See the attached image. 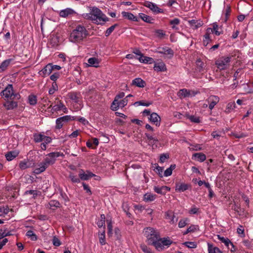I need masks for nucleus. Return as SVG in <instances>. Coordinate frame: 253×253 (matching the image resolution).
Wrapping results in <instances>:
<instances>
[{
    "mask_svg": "<svg viewBox=\"0 0 253 253\" xmlns=\"http://www.w3.org/2000/svg\"><path fill=\"white\" fill-rule=\"evenodd\" d=\"M151 104H152V102L145 103L142 101H139L134 103V105H141L144 106H149Z\"/></svg>",
    "mask_w": 253,
    "mask_h": 253,
    "instance_id": "nucleus-62",
    "label": "nucleus"
},
{
    "mask_svg": "<svg viewBox=\"0 0 253 253\" xmlns=\"http://www.w3.org/2000/svg\"><path fill=\"white\" fill-rule=\"evenodd\" d=\"M183 245L189 248H196L197 247L195 243L193 242H186L183 243Z\"/></svg>",
    "mask_w": 253,
    "mask_h": 253,
    "instance_id": "nucleus-55",
    "label": "nucleus"
},
{
    "mask_svg": "<svg viewBox=\"0 0 253 253\" xmlns=\"http://www.w3.org/2000/svg\"><path fill=\"white\" fill-rule=\"evenodd\" d=\"M179 23L180 20L178 18H174L169 21V24L172 26L171 28L173 29H178L177 27H176V25H178Z\"/></svg>",
    "mask_w": 253,
    "mask_h": 253,
    "instance_id": "nucleus-42",
    "label": "nucleus"
},
{
    "mask_svg": "<svg viewBox=\"0 0 253 253\" xmlns=\"http://www.w3.org/2000/svg\"><path fill=\"white\" fill-rule=\"evenodd\" d=\"M159 50L156 51L160 54H163L168 56L169 58H171L174 54L173 51L168 47H159Z\"/></svg>",
    "mask_w": 253,
    "mask_h": 253,
    "instance_id": "nucleus-9",
    "label": "nucleus"
},
{
    "mask_svg": "<svg viewBox=\"0 0 253 253\" xmlns=\"http://www.w3.org/2000/svg\"><path fill=\"white\" fill-rule=\"evenodd\" d=\"M118 25L117 24H115L112 26H111L110 27H109L108 29H107V30L105 31V35L106 37H108L114 30L115 28L117 27Z\"/></svg>",
    "mask_w": 253,
    "mask_h": 253,
    "instance_id": "nucleus-46",
    "label": "nucleus"
},
{
    "mask_svg": "<svg viewBox=\"0 0 253 253\" xmlns=\"http://www.w3.org/2000/svg\"><path fill=\"white\" fill-rule=\"evenodd\" d=\"M154 69L157 72L165 71L167 70L165 64L162 62L155 64Z\"/></svg>",
    "mask_w": 253,
    "mask_h": 253,
    "instance_id": "nucleus-23",
    "label": "nucleus"
},
{
    "mask_svg": "<svg viewBox=\"0 0 253 253\" xmlns=\"http://www.w3.org/2000/svg\"><path fill=\"white\" fill-rule=\"evenodd\" d=\"M69 177L71 180L72 182L73 183H80V178L78 177L77 176L75 175L73 173L71 172L69 175Z\"/></svg>",
    "mask_w": 253,
    "mask_h": 253,
    "instance_id": "nucleus-45",
    "label": "nucleus"
},
{
    "mask_svg": "<svg viewBox=\"0 0 253 253\" xmlns=\"http://www.w3.org/2000/svg\"><path fill=\"white\" fill-rule=\"evenodd\" d=\"M83 186L84 187V189L86 191V193H88L89 195H91L92 193L88 185L85 184V183L83 182Z\"/></svg>",
    "mask_w": 253,
    "mask_h": 253,
    "instance_id": "nucleus-63",
    "label": "nucleus"
},
{
    "mask_svg": "<svg viewBox=\"0 0 253 253\" xmlns=\"http://www.w3.org/2000/svg\"><path fill=\"white\" fill-rule=\"evenodd\" d=\"M193 157H194L195 159H197L200 162H203L206 159V155L202 153H195L193 155Z\"/></svg>",
    "mask_w": 253,
    "mask_h": 253,
    "instance_id": "nucleus-38",
    "label": "nucleus"
},
{
    "mask_svg": "<svg viewBox=\"0 0 253 253\" xmlns=\"http://www.w3.org/2000/svg\"><path fill=\"white\" fill-rule=\"evenodd\" d=\"M49 208L54 210L56 208L60 207V204L59 201L57 200H51L48 203Z\"/></svg>",
    "mask_w": 253,
    "mask_h": 253,
    "instance_id": "nucleus-36",
    "label": "nucleus"
},
{
    "mask_svg": "<svg viewBox=\"0 0 253 253\" xmlns=\"http://www.w3.org/2000/svg\"><path fill=\"white\" fill-rule=\"evenodd\" d=\"M25 195L30 194L33 195V198H35L37 195H38V192L37 190H27L25 192Z\"/></svg>",
    "mask_w": 253,
    "mask_h": 253,
    "instance_id": "nucleus-56",
    "label": "nucleus"
},
{
    "mask_svg": "<svg viewBox=\"0 0 253 253\" xmlns=\"http://www.w3.org/2000/svg\"><path fill=\"white\" fill-rule=\"evenodd\" d=\"M144 5L150 8L154 12L158 13L163 12L161 9L159 8L156 4L152 2L145 1L144 3Z\"/></svg>",
    "mask_w": 253,
    "mask_h": 253,
    "instance_id": "nucleus-10",
    "label": "nucleus"
},
{
    "mask_svg": "<svg viewBox=\"0 0 253 253\" xmlns=\"http://www.w3.org/2000/svg\"><path fill=\"white\" fill-rule=\"evenodd\" d=\"M187 220H188L187 218H186L185 219L180 220L178 223V227L179 228H183L184 226H185L187 224Z\"/></svg>",
    "mask_w": 253,
    "mask_h": 253,
    "instance_id": "nucleus-61",
    "label": "nucleus"
},
{
    "mask_svg": "<svg viewBox=\"0 0 253 253\" xmlns=\"http://www.w3.org/2000/svg\"><path fill=\"white\" fill-rule=\"evenodd\" d=\"M211 32H212V30L211 28H208L207 29V32L206 34L204 35V39L203 41L204 43L206 45H207L210 41H211L210 38V33Z\"/></svg>",
    "mask_w": 253,
    "mask_h": 253,
    "instance_id": "nucleus-35",
    "label": "nucleus"
},
{
    "mask_svg": "<svg viewBox=\"0 0 253 253\" xmlns=\"http://www.w3.org/2000/svg\"><path fill=\"white\" fill-rule=\"evenodd\" d=\"M151 122L154 123L156 126H159L161 122L160 117L156 113L151 114L149 118Z\"/></svg>",
    "mask_w": 253,
    "mask_h": 253,
    "instance_id": "nucleus-12",
    "label": "nucleus"
},
{
    "mask_svg": "<svg viewBox=\"0 0 253 253\" xmlns=\"http://www.w3.org/2000/svg\"><path fill=\"white\" fill-rule=\"evenodd\" d=\"M209 253H222L217 247H214L212 244L208 243Z\"/></svg>",
    "mask_w": 253,
    "mask_h": 253,
    "instance_id": "nucleus-33",
    "label": "nucleus"
},
{
    "mask_svg": "<svg viewBox=\"0 0 253 253\" xmlns=\"http://www.w3.org/2000/svg\"><path fill=\"white\" fill-rule=\"evenodd\" d=\"M155 33L157 35V37L160 39L163 38L166 35L165 32L161 29L156 30Z\"/></svg>",
    "mask_w": 253,
    "mask_h": 253,
    "instance_id": "nucleus-50",
    "label": "nucleus"
},
{
    "mask_svg": "<svg viewBox=\"0 0 253 253\" xmlns=\"http://www.w3.org/2000/svg\"><path fill=\"white\" fill-rule=\"evenodd\" d=\"M47 156L48 157H46L42 162L38 165V167L35 169L34 172L36 174H39L44 171L49 166L55 163L56 158L59 157H63L64 155L63 153L54 152L49 153Z\"/></svg>",
    "mask_w": 253,
    "mask_h": 253,
    "instance_id": "nucleus-1",
    "label": "nucleus"
},
{
    "mask_svg": "<svg viewBox=\"0 0 253 253\" xmlns=\"http://www.w3.org/2000/svg\"><path fill=\"white\" fill-rule=\"evenodd\" d=\"M79 176L80 180H88L91 177L95 176V175L89 170H86L85 172L82 169H81L79 172Z\"/></svg>",
    "mask_w": 253,
    "mask_h": 253,
    "instance_id": "nucleus-7",
    "label": "nucleus"
},
{
    "mask_svg": "<svg viewBox=\"0 0 253 253\" xmlns=\"http://www.w3.org/2000/svg\"><path fill=\"white\" fill-rule=\"evenodd\" d=\"M139 16L143 21L148 23H153L152 21L154 19L151 16L142 13H139Z\"/></svg>",
    "mask_w": 253,
    "mask_h": 253,
    "instance_id": "nucleus-29",
    "label": "nucleus"
},
{
    "mask_svg": "<svg viewBox=\"0 0 253 253\" xmlns=\"http://www.w3.org/2000/svg\"><path fill=\"white\" fill-rule=\"evenodd\" d=\"M87 61L90 66H92L95 67H97L98 66V60L95 57L90 58L88 59Z\"/></svg>",
    "mask_w": 253,
    "mask_h": 253,
    "instance_id": "nucleus-39",
    "label": "nucleus"
},
{
    "mask_svg": "<svg viewBox=\"0 0 253 253\" xmlns=\"http://www.w3.org/2000/svg\"><path fill=\"white\" fill-rule=\"evenodd\" d=\"M80 93L76 92H70L68 94V97L70 99L74 101L75 102H78L79 100Z\"/></svg>",
    "mask_w": 253,
    "mask_h": 253,
    "instance_id": "nucleus-32",
    "label": "nucleus"
},
{
    "mask_svg": "<svg viewBox=\"0 0 253 253\" xmlns=\"http://www.w3.org/2000/svg\"><path fill=\"white\" fill-rule=\"evenodd\" d=\"M13 92L12 84H8L5 89L1 91L0 95L2 96H4L5 100H11L12 99V95H13Z\"/></svg>",
    "mask_w": 253,
    "mask_h": 253,
    "instance_id": "nucleus-6",
    "label": "nucleus"
},
{
    "mask_svg": "<svg viewBox=\"0 0 253 253\" xmlns=\"http://www.w3.org/2000/svg\"><path fill=\"white\" fill-rule=\"evenodd\" d=\"M198 228L197 225H192L187 229L183 232V235H186L190 232H194Z\"/></svg>",
    "mask_w": 253,
    "mask_h": 253,
    "instance_id": "nucleus-43",
    "label": "nucleus"
},
{
    "mask_svg": "<svg viewBox=\"0 0 253 253\" xmlns=\"http://www.w3.org/2000/svg\"><path fill=\"white\" fill-rule=\"evenodd\" d=\"M105 227L103 228V230L102 232L100 234L99 237V242L101 245L105 244Z\"/></svg>",
    "mask_w": 253,
    "mask_h": 253,
    "instance_id": "nucleus-53",
    "label": "nucleus"
},
{
    "mask_svg": "<svg viewBox=\"0 0 253 253\" xmlns=\"http://www.w3.org/2000/svg\"><path fill=\"white\" fill-rule=\"evenodd\" d=\"M187 118L192 122L195 123H200V118L199 117L188 115L187 116Z\"/></svg>",
    "mask_w": 253,
    "mask_h": 253,
    "instance_id": "nucleus-51",
    "label": "nucleus"
},
{
    "mask_svg": "<svg viewBox=\"0 0 253 253\" xmlns=\"http://www.w3.org/2000/svg\"><path fill=\"white\" fill-rule=\"evenodd\" d=\"M154 165L156 166V170H155V172L157 173L161 177H162L163 168L162 167L159 166V165L157 164H155Z\"/></svg>",
    "mask_w": 253,
    "mask_h": 253,
    "instance_id": "nucleus-52",
    "label": "nucleus"
},
{
    "mask_svg": "<svg viewBox=\"0 0 253 253\" xmlns=\"http://www.w3.org/2000/svg\"><path fill=\"white\" fill-rule=\"evenodd\" d=\"M86 19L91 20L95 23H98L99 22H106L109 18L102 13L98 8L94 6L90 9L89 13L86 14L85 17Z\"/></svg>",
    "mask_w": 253,
    "mask_h": 253,
    "instance_id": "nucleus-3",
    "label": "nucleus"
},
{
    "mask_svg": "<svg viewBox=\"0 0 253 253\" xmlns=\"http://www.w3.org/2000/svg\"><path fill=\"white\" fill-rule=\"evenodd\" d=\"M45 135L38 134L34 135V140L36 142H40L43 140Z\"/></svg>",
    "mask_w": 253,
    "mask_h": 253,
    "instance_id": "nucleus-48",
    "label": "nucleus"
},
{
    "mask_svg": "<svg viewBox=\"0 0 253 253\" xmlns=\"http://www.w3.org/2000/svg\"><path fill=\"white\" fill-rule=\"evenodd\" d=\"M122 14L124 17L128 20H131L133 21H138L137 18L131 13L123 11L122 12Z\"/></svg>",
    "mask_w": 253,
    "mask_h": 253,
    "instance_id": "nucleus-24",
    "label": "nucleus"
},
{
    "mask_svg": "<svg viewBox=\"0 0 253 253\" xmlns=\"http://www.w3.org/2000/svg\"><path fill=\"white\" fill-rule=\"evenodd\" d=\"M231 57L222 56L215 61V65L217 68L220 70H223L227 69L229 66Z\"/></svg>",
    "mask_w": 253,
    "mask_h": 253,
    "instance_id": "nucleus-5",
    "label": "nucleus"
},
{
    "mask_svg": "<svg viewBox=\"0 0 253 253\" xmlns=\"http://www.w3.org/2000/svg\"><path fill=\"white\" fill-rule=\"evenodd\" d=\"M160 242L162 243V249L164 246L169 247L172 243V241L170 240L169 237L163 238L160 239Z\"/></svg>",
    "mask_w": 253,
    "mask_h": 253,
    "instance_id": "nucleus-27",
    "label": "nucleus"
},
{
    "mask_svg": "<svg viewBox=\"0 0 253 253\" xmlns=\"http://www.w3.org/2000/svg\"><path fill=\"white\" fill-rule=\"evenodd\" d=\"M219 98L216 96H211L208 99L209 103V108L210 110H212L214 106L218 102Z\"/></svg>",
    "mask_w": 253,
    "mask_h": 253,
    "instance_id": "nucleus-15",
    "label": "nucleus"
},
{
    "mask_svg": "<svg viewBox=\"0 0 253 253\" xmlns=\"http://www.w3.org/2000/svg\"><path fill=\"white\" fill-rule=\"evenodd\" d=\"M26 235L30 238L32 241H36L37 240V235L32 230H29L26 232Z\"/></svg>",
    "mask_w": 253,
    "mask_h": 253,
    "instance_id": "nucleus-44",
    "label": "nucleus"
},
{
    "mask_svg": "<svg viewBox=\"0 0 253 253\" xmlns=\"http://www.w3.org/2000/svg\"><path fill=\"white\" fill-rule=\"evenodd\" d=\"M52 243L54 246L58 247L61 245V242L59 239L56 236H54L52 239Z\"/></svg>",
    "mask_w": 253,
    "mask_h": 253,
    "instance_id": "nucleus-60",
    "label": "nucleus"
},
{
    "mask_svg": "<svg viewBox=\"0 0 253 253\" xmlns=\"http://www.w3.org/2000/svg\"><path fill=\"white\" fill-rule=\"evenodd\" d=\"M244 91L245 93H253V88L250 87L249 84H246L244 86Z\"/></svg>",
    "mask_w": 253,
    "mask_h": 253,
    "instance_id": "nucleus-54",
    "label": "nucleus"
},
{
    "mask_svg": "<svg viewBox=\"0 0 253 253\" xmlns=\"http://www.w3.org/2000/svg\"><path fill=\"white\" fill-rule=\"evenodd\" d=\"M71 120L70 116H64L58 118L56 121V127L58 129L61 128L64 124Z\"/></svg>",
    "mask_w": 253,
    "mask_h": 253,
    "instance_id": "nucleus-8",
    "label": "nucleus"
},
{
    "mask_svg": "<svg viewBox=\"0 0 253 253\" xmlns=\"http://www.w3.org/2000/svg\"><path fill=\"white\" fill-rule=\"evenodd\" d=\"M87 35V31L85 27L79 25L70 34L69 40L73 42H78L82 41Z\"/></svg>",
    "mask_w": 253,
    "mask_h": 253,
    "instance_id": "nucleus-4",
    "label": "nucleus"
},
{
    "mask_svg": "<svg viewBox=\"0 0 253 253\" xmlns=\"http://www.w3.org/2000/svg\"><path fill=\"white\" fill-rule=\"evenodd\" d=\"M51 108V111H52V113H53L54 112H56L57 111L61 110H66L67 108L65 106V105L63 104V103L60 101H59V103H58L56 105H54L52 106V103L48 107V109Z\"/></svg>",
    "mask_w": 253,
    "mask_h": 253,
    "instance_id": "nucleus-11",
    "label": "nucleus"
},
{
    "mask_svg": "<svg viewBox=\"0 0 253 253\" xmlns=\"http://www.w3.org/2000/svg\"><path fill=\"white\" fill-rule=\"evenodd\" d=\"M111 109L113 111H116L119 107L118 102L117 100H114L111 105Z\"/></svg>",
    "mask_w": 253,
    "mask_h": 253,
    "instance_id": "nucleus-59",
    "label": "nucleus"
},
{
    "mask_svg": "<svg viewBox=\"0 0 253 253\" xmlns=\"http://www.w3.org/2000/svg\"><path fill=\"white\" fill-rule=\"evenodd\" d=\"M190 26L192 27L194 29H197L198 28L203 25V22L200 20H191L188 21Z\"/></svg>",
    "mask_w": 253,
    "mask_h": 253,
    "instance_id": "nucleus-19",
    "label": "nucleus"
},
{
    "mask_svg": "<svg viewBox=\"0 0 253 253\" xmlns=\"http://www.w3.org/2000/svg\"><path fill=\"white\" fill-rule=\"evenodd\" d=\"M11 234L10 232H5V231H3L2 229H0V240L3 238L5 237L10 236Z\"/></svg>",
    "mask_w": 253,
    "mask_h": 253,
    "instance_id": "nucleus-58",
    "label": "nucleus"
},
{
    "mask_svg": "<svg viewBox=\"0 0 253 253\" xmlns=\"http://www.w3.org/2000/svg\"><path fill=\"white\" fill-rule=\"evenodd\" d=\"M145 230L148 244L153 245L158 251L162 250V245L160 242L161 237L159 233L152 227H147Z\"/></svg>",
    "mask_w": 253,
    "mask_h": 253,
    "instance_id": "nucleus-2",
    "label": "nucleus"
},
{
    "mask_svg": "<svg viewBox=\"0 0 253 253\" xmlns=\"http://www.w3.org/2000/svg\"><path fill=\"white\" fill-rule=\"evenodd\" d=\"M29 103L31 105H35L37 103V97L36 95L31 94L28 97Z\"/></svg>",
    "mask_w": 253,
    "mask_h": 253,
    "instance_id": "nucleus-41",
    "label": "nucleus"
},
{
    "mask_svg": "<svg viewBox=\"0 0 253 253\" xmlns=\"http://www.w3.org/2000/svg\"><path fill=\"white\" fill-rule=\"evenodd\" d=\"M12 59H7L3 61L0 65V73L4 71L12 62Z\"/></svg>",
    "mask_w": 253,
    "mask_h": 253,
    "instance_id": "nucleus-20",
    "label": "nucleus"
},
{
    "mask_svg": "<svg viewBox=\"0 0 253 253\" xmlns=\"http://www.w3.org/2000/svg\"><path fill=\"white\" fill-rule=\"evenodd\" d=\"M75 12L71 8H67L60 11L59 15L62 17H67L70 15L75 13Z\"/></svg>",
    "mask_w": 253,
    "mask_h": 253,
    "instance_id": "nucleus-18",
    "label": "nucleus"
},
{
    "mask_svg": "<svg viewBox=\"0 0 253 253\" xmlns=\"http://www.w3.org/2000/svg\"><path fill=\"white\" fill-rule=\"evenodd\" d=\"M170 190V188L169 187L166 186H163L161 187L155 186L154 187V190L155 192L163 195H165L167 193V191H169Z\"/></svg>",
    "mask_w": 253,
    "mask_h": 253,
    "instance_id": "nucleus-14",
    "label": "nucleus"
},
{
    "mask_svg": "<svg viewBox=\"0 0 253 253\" xmlns=\"http://www.w3.org/2000/svg\"><path fill=\"white\" fill-rule=\"evenodd\" d=\"M179 94V96L186 97L189 96L190 92L186 89H182L180 90Z\"/></svg>",
    "mask_w": 253,
    "mask_h": 253,
    "instance_id": "nucleus-49",
    "label": "nucleus"
},
{
    "mask_svg": "<svg viewBox=\"0 0 253 253\" xmlns=\"http://www.w3.org/2000/svg\"><path fill=\"white\" fill-rule=\"evenodd\" d=\"M145 135L148 140V143L150 145H153L159 141L157 137H154L148 133H145Z\"/></svg>",
    "mask_w": 253,
    "mask_h": 253,
    "instance_id": "nucleus-26",
    "label": "nucleus"
},
{
    "mask_svg": "<svg viewBox=\"0 0 253 253\" xmlns=\"http://www.w3.org/2000/svg\"><path fill=\"white\" fill-rule=\"evenodd\" d=\"M19 154V152L17 150H13L8 152L5 155V157L6 160L8 161H12L16 158Z\"/></svg>",
    "mask_w": 253,
    "mask_h": 253,
    "instance_id": "nucleus-16",
    "label": "nucleus"
},
{
    "mask_svg": "<svg viewBox=\"0 0 253 253\" xmlns=\"http://www.w3.org/2000/svg\"><path fill=\"white\" fill-rule=\"evenodd\" d=\"M52 71L53 68L51 67V64L49 63L46 65L41 71L44 76H48L51 73Z\"/></svg>",
    "mask_w": 253,
    "mask_h": 253,
    "instance_id": "nucleus-25",
    "label": "nucleus"
},
{
    "mask_svg": "<svg viewBox=\"0 0 253 253\" xmlns=\"http://www.w3.org/2000/svg\"><path fill=\"white\" fill-rule=\"evenodd\" d=\"M211 29L212 30L211 32L214 33L216 36H219L222 33V31H219V28L216 23H213L212 28Z\"/></svg>",
    "mask_w": 253,
    "mask_h": 253,
    "instance_id": "nucleus-40",
    "label": "nucleus"
},
{
    "mask_svg": "<svg viewBox=\"0 0 253 253\" xmlns=\"http://www.w3.org/2000/svg\"><path fill=\"white\" fill-rule=\"evenodd\" d=\"M58 89V85L56 82H53L52 84V87L49 89L48 93L49 94H53L55 91Z\"/></svg>",
    "mask_w": 253,
    "mask_h": 253,
    "instance_id": "nucleus-47",
    "label": "nucleus"
},
{
    "mask_svg": "<svg viewBox=\"0 0 253 253\" xmlns=\"http://www.w3.org/2000/svg\"><path fill=\"white\" fill-rule=\"evenodd\" d=\"M128 99L126 98H125L124 99L119 101H118V104L119 106V107L123 108L125 107L126 104H127Z\"/></svg>",
    "mask_w": 253,
    "mask_h": 253,
    "instance_id": "nucleus-57",
    "label": "nucleus"
},
{
    "mask_svg": "<svg viewBox=\"0 0 253 253\" xmlns=\"http://www.w3.org/2000/svg\"><path fill=\"white\" fill-rule=\"evenodd\" d=\"M218 238L223 243H224L225 245L229 249H230L229 246L234 247L233 244L230 241V240L228 238H225L223 237H221L219 235H217Z\"/></svg>",
    "mask_w": 253,
    "mask_h": 253,
    "instance_id": "nucleus-30",
    "label": "nucleus"
},
{
    "mask_svg": "<svg viewBox=\"0 0 253 253\" xmlns=\"http://www.w3.org/2000/svg\"><path fill=\"white\" fill-rule=\"evenodd\" d=\"M3 105L7 110H11L17 107V103L13 101H7L4 103Z\"/></svg>",
    "mask_w": 253,
    "mask_h": 253,
    "instance_id": "nucleus-22",
    "label": "nucleus"
},
{
    "mask_svg": "<svg viewBox=\"0 0 253 253\" xmlns=\"http://www.w3.org/2000/svg\"><path fill=\"white\" fill-rule=\"evenodd\" d=\"M191 185L186 183L176 184L175 190L177 192H184L190 188H191Z\"/></svg>",
    "mask_w": 253,
    "mask_h": 253,
    "instance_id": "nucleus-13",
    "label": "nucleus"
},
{
    "mask_svg": "<svg viewBox=\"0 0 253 253\" xmlns=\"http://www.w3.org/2000/svg\"><path fill=\"white\" fill-rule=\"evenodd\" d=\"M166 218L168 219H170V222L171 223H174L177 221V218L174 219L175 215H174L173 212L171 211H168L165 213Z\"/></svg>",
    "mask_w": 253,
    "mask_h": 253,
    "instance_id": "nucleus-28",
    "label": "nucleus"
},
{
    "mask_svg": "<svg viewBox=\"0 0 253 253\" xmlns=\"http://www.w3.org/2000/svg\"><path fill=\"white\" fill-rule=\"evenodd\" d=\"M196 70L200 72H203L205 70L206 65L204 63H203L200 59H198L197 60L196 62Z\"/></svg>",
    "mask_w": 253,
    "mask_h": 253,
    "instance_id": "nucleus-21",
    "label": "nucleus"
},
{
    "mask_svg": "<svg viewBox=\"0 0 253 253\" xmlns=\"http://www.w3.org/2000/svg\"><path fill=\"white\" fill-rule=\"evenodd\" d=\"M156 198V195L150 193H146L144 195V200L145 202L153 201Z\"/></svg>",
    "mask_w": 253,
    "mask_h": 253,
    "instance_id": "nucleus-37",
    "label": "nucleus"
},
{
    "mask_svg": "<svg viewBox=\"0 0 253 253\" xmlns=\"http://www.w3.org/2000/svg\"><path fill=\"white\" fill-rule=\"evenodd\" d=\"M139 60L140 62L149 64H152L154 62V59L152 58L145 56L143 55L139 57Z\"/></svg>",
    "mask_w": 253,
    "mask_h": 253,
    "instance_id": "nucleus-31",
    "label": "nucleus"
},
{
    "mask_svg": "<svg viewBox=\"0 0 253 253\" xmlns=\"http://www.w3.org/2000/svg\"><path fill=\"white\" fill-rule=\"evenodd\" d=\"M31 163L27 160H23L19 163V167L21 169H25L31 167Z\"/></svg>",
    "mask_w": 253,
    "mask_h": 253,
    "instance_id": "nucleus-34",
    "label": "nucleus"
},
{
    "mask_svg": "<svg viewBox=\"0 0 253 253\" xmlns=\"http://www.w3.org/2000/svg\"><path fill=\"white\" fill-rule=\"evenodd\" d=\"M60 75L58 73H55L52 75H51L50 79L55 82V81L59 78Z\"/></svg>",
    "mask_w": 253,
    "mask_h": 253,
    "instance_id": "nucleus-64",
    "label": "nucleus"
},
{
    "mask_svg": "<svg viewBox=\"0 0 253 253\" xmlns=\"http://www.w3.org/2000/svg\"><path fill=\"white\" fill-rule=\"evenodd\" d=\"M131 84L139 87H143L145 86L146 83L142 79L138 78L133 80Z\"/></svg>",
    "mask_w": 253,
    "mask_h": 253,
    "instance_id": "nucleus-17",
    "label": "nucleus"
}]
</instances>
